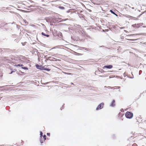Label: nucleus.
Segmentation results:
<instances>
[{"mask_svg": "<svg viewBox=\"0 0 146 146\" xmlns=\"http://www.w3.org/2000/svg\"><path fill=\"white\" fill-rule=\"evenodd\" d=\"M125 116L127 118L131 119L133 117V114L130 111H127L125 114Z\"/></svg>", "mask_w": 146, "mask_h": 146, "instance_id": "1", "label": "nucleus"}, {"mask_svg": "<svg viewBox=\"0 0 146 146\" xmlns=\"http://www.w3.org/2000/svg\"><path fill=\"white\" fill-rule=\"evenodd\" d=\"M104 104V103L103 102L99 104L96 108V110H98L102 109L103 108Z\"/></svg>", "mask_w": 146, "mask_h": 146, "instance_id": "2", "label": "nucleus"}, {"mask_svg": "<svg viewBox=\"0 0 146 146\" xmlns=\"http://www.w3.org/2000/svg\"><path fill=\"white\" fill-rule=\"evenodd\" d=\"M141 23L140 24H135L134 25H133L132 26L133 27H135V28H138L140 27L142 25Z\"/></svg>", "mask_w": 146, "mask_h": 146, "instance_id": "3", "label": "nucleus"}, {"mask_svg": "<svg viewBox=\"0 0 146 146\" xmlns=\"http://www.w3.org/2000/svg\"><path fill=\"white\" fill-rule=\"evenodd\" d=\"M35 66L36 68L37 69L42 70L43 66H42V65H39L38 64H36L35 65Z\"/></svg>", "mask_w": 146, "mask_h": 146, "instance_id": "4", "label": "nucleus"}, {"mask_svg": "<svg viewBox=\"0 0 146 146\" xmlns=\"http://www.w3.org/2000/svg\"><path fill=\"white\" fill-rule=\"evenodd\" d=\"M40 142L41 143H43V140H42V136H43V133H42V132L41 131H40Z\"/></svg>", "mask_w": 146, "mask_h": 146, "instance_id": "5", "label": "nucleus"}, {"mask_svg": "<svg viewBox=\"0 0 146 146\" xmlns=\"http://www.w3.org/2000/svg\"><path fill=\"white\" fill-rule=\"evenodd\" d=\"M113 67V66L111 65H105L104 66L103 68H107L108 69H111Z\"/></svg>", "mask_w": 146, "mask_h": 146, "instance_id": "6", "label": "nucleus"}, {"mask_svg": "<svg viewBox=\"0 0 146 146\" xmlns=\"http://www.w3.org/2000/svg\"><path fill=\"white\" fill-rule=\"evenodd\" d=\"M115 101L114 100H113L112 101V102L111 103V105H110V106L111 107H114L115 106Z\"/></svg>", "mask_w": 146, "mask_h": 146, "instance_id": "7", "label": "nucleus"}, {"mask_svg": "<svg viewBox=\"0 0 146 146\" xmlns=\"http://www.w3.org/2000/svg\"><path fill=\"white\" fill-rule=\"evenodd\" d=\"M41 34L42 35L45 36L47 37H48L49 36V35H48L46 34L43 32L41 33Z\"/></svg>", "mask_w": 146, "mask_h": 146, "instance_id": "8", "label": "nucleus"}, {"mask_svg": "<svg viewBox=\"0 0 146 146\" xmlns=\"http://www.w3.org/2000/svg\"><path fill=\"white\" fill-rule=\"evenodd\" d=\"M76 28L79 29H80H80H82L81 26L79 25H76Z\"/></svg>", "mask_w": 146, "mask_h": 146, "instance_id": "9", "label": "nucleus"}, {"mask_svg": "<svg viewBox=\"0 0 146 146\" xmlns=\"http://www.w3.org/2000/svg\"><path fill=\"white\" fill-rule=\"evenodd\" d=\"M42 137H43V142L44 141L46 140V135H43V136H42Z\"/></svg>", "mask_w": 146, "mask_h": 146, "instance_id": "10", "label": "nucleus"}, {"mask_svg": "<svg viewBox=\"0 0 146 146\" xmlns=\"http://www.w3.org/2000/svg\"><path fill=\"white\" fill-rule=\"evenodd\" d=\"M19 10L20 11H22V12H24V13H28V12H30V11H25L23 10H20V9Z\"/></svg>", "mask_w": 146, "mask_h": 146, "instance_id": "11", "label": "nucleus"}, {"mask_svg": "<svg viewBox=\"0 0 146 146\" xmlns=\"http://www.w3.org/2000/svg\"><path fill=\"white\" fill-rule=\"evenodd\" d=\"M21 68L22 69H25V70H27L28 69V68L27 67H21Z\"/></svg>", "mask_w": 146, "mask_h": 146, "instance_id": "12", "label": "nucleus"}, {"mask_svg": "<svg viewBox=\"0 0 146 146\" xmlns=\"http://www.w3.org/2000/svg\"><path fill=\"white\" fill-rule=\"evenodd\" d=\"M128 17L129 18H130L131 19H133V20H134V18H135L134 17L130 16H129V17Z\"/></svg>", "mask_w": 146, "mask_h": 146, "instance_id": "13", "label": "nucleus"}, {"mask_svg": "<svg viewBox=\"0 0 146 146\" xmlns=\"http://www.w3.org/2000/svg\"><path fill=\"white\" fill-rule=\"evenodd\" d=\"M16 66H23V64H18L16 65Z\"/></svg>", "mask_w": 146, "mask_h": 146, "instance_id": "14", "label": "nucleus"}, {"mask_svg": "<svg viewBox=\"0 0 146 146\" xmlns=\"http://www.w3.org/2000/svg\"><path fill=\"white\" fill-rule=\"evenodd\" d=\"M59 8L61 9H65L64 7L62 6H59Z\"/></svg>", "mask_w": 146, "mask_h": 146, "instance_id": "15", "label": "nucleus"}, {"mask_svg": "<svg viewBox=\"0 0 146 146\" xmlns=\"http://www.w3.org/2000/svg\"><path fill=\"white\" fill-rule=\"evenodd\" d=\"M83 49H84V50L87 51H88L89 49H88L87 48H85V47H83L82 48Z\"/></svg>", "mask_w": 146, "mask_h": 146, "instance_id": "16", "label": "nucleus"}, {"mask_svg": "<svg viewBox=\"0 0 146 146\" xmlns=\"http://www.w3.org/2000/svg\"><path fill=\"white\" fill-rule=\"evenodd\" d=\"M110 11L113 14H115V13L114 12V11H113L111 10Z\"/></svg>", "mask_w": 146, "mask_h": 146, "instance_id": "17", "label": "nucleus"}, {"mask_svg": "<svg viewBox=\"0 0 146 146\" xmlns=\"http://www.w3.org/2000/svg\"><path fill=\"white\" fill-rule=\"evenodd\" d=\"M128 40L131 41H134L136 40L135 39H128Z\"/></svg>", "mask_w": 146, "mask_h": 146, "instance_id": "18", "label": "nucleus"}, {"mask_svg": "<svg viewBox=\"0 0 146 146\" xmlns=\"http://www.w3.org/2000/svg\"><path fill=\"white\" fill-rule=\"evenodd\" d=\"M72 9H70V10L67 11L66 12L67 13H68L71 12L70 14H72V12L70 11V10Z\"/></svg>", "mask_w": 146, "mask_h": 146, "instance_id": "19", "label": "nucleus"}, {"mask_svg": "<svg viewBox=\"0 0 146 146\" xmlns=\"http://www.w3.org/2000/svg\"><path fill=\"white\" fill-rule=\"evenodd\" d=\"M46 68H45V67H44L43 66V68H42V70H46Z\"/></svg>", "mask_w": 146, "mask_h": 146, "instance_id": "20", "label": "nucleus"}, {"mask_svg": "<svg viewBox=\"0 0 146 146\" xmlns=\"http://www.w3.org/2000/svg\"><path fill=\"white\" fill-rule=\"evenodd\" d=\"M141 43L143 44H145V45H146V42H141Z\"/></svg>", "mask_w": 146, "mask_h": 146, "instance_id": "21", "label": "nucleus"}, {"mask_svg": "<svg viewBox=\"0 0 146 146\" xmlns=\"http://www.w3.org/2000/svg\"><path fill=\"white\" fill-rule=\"evenodd\" d=\"M59 35L61 37H62V34L61 33H60L59 34Z\"/></svg>", "mask_w": 146, "mask_h": 146, "instance_id": "22", "label": "nucleus"}, {"mask_svg": "<svg viewBox=\"0 0 146 146\" xmlns=\"http://www.w3.org/2000/svg\"><path fill=\"white\" fill-rule=\"evenodd\" d=\"M50 70V69H49V68H46V70L47 71H49Z\"/></svg>", "mask_w": 146, "mask_h": 146, "instance_id": "23", "label": "nucleus"}, {"mask_svg": "<svg viewBox=\"0 0 146 146\" xmlns=\"http://www.w3.org/2000/svg\"><path fill=\"white\" fill-rule=\"evenodd\" d=\"M142 73V71L141 70H139V75H140Z\"/></svg>", "mask_w": 146, "mask_h": 146, "instance_id": "24", "label": "nucleus"}, {"mask_svg": "<svg viewBox=\"0 0 146 146\" xmlns=\"http://www.w3.org/2000/svg\"><path fill=\"white\" fill-rule=\"evenodd\" d=\"M139 35V34H132L131 35V36H133V35Z\"/></svg>", "mask_w": 146, "mask_h": 146, "instance_id": "25", "label": "nucleus"}, {"mask_svg": "<svg viewBox=\"0 0 146 146\" xmlns=\"http://www.w3.org/2000/svg\"><path fill=\"white\" fill-rule=\"evenodd\" d=\"M137 145L135 143H134L132 145V146H137Z\"/></svg>", "mask_w": 146, "mask_h": 146, "instance_id": "26", "label": "nucleus"}, {"mask_svg": "<svg viewBox=\"0 0 146 146\" xmlns=\"http://www.w3.org/2000/svg\"><path fill=\"white\" fill-rule=\"evenodd\" d=\"M15 72L14 71H11V72L10 73V74H12L13 72Z\"/></svg>", "mask_w": 146, "mask_h": 146, "instance_id": "27", "label": "nucleus"}, {"mask_svg": "<svg viewBox=\"0 0 146 146\" xmlns=\"http://www.w3.org/2000/svg\"><path fill=\"white\" fill-rule=\"evenodd\" d=\"M3 76V75L2 74V73L0 72V76L2 77Z\"/></svg>", "mask_w": 146, "mask_h": 146, "instance_id": "28", "label": "nucleus"}, {"mask_svg": "<svg viewBox=\"0 0 146 146\" xmlns=\"http://www.w3.org/2000/svg\"><path fill=\"white\" fill-rule=\"evenodd\" d=\"M47 135L48 136H49L50 135V133H47Z\"/></svg>", "mask_w": 146, "mask_h": 146, "instance_id": "29", "label": "nucleus"}, {"mask_svg": "<svg viewBox=\"0 0 146 146\" xmlns=\"http://www.w3.org/2000/svg\"><path fill=\"white\" fill-rule=\"evenodd\" d=\"M63 107H64L63 105L62 107L60 109L61 110H62V109L64 108Z\"/></svg>", "mask_w": 146, "mask_h": 146, "instance_id": "30", "label": "nucleus"}, {"mask_svg": "<svg viewBox=\"0 0 146 146\" xmlns=\"http://www.w3.org/2000/svg\"><path fill=\"white\" fill-rule=\"evenodd\" d=\"M121 112H124L123 110V109H121Z\"/></svg>", "mask_w": 146, "mask_h": 146, "instance_id": "31", "label": "nucleus"}, {"mask_svg": "<svg viewBox=\"0 0 146 146\" xmlns=\"http://www.w3.org/2000/svg\"><path fill=\"white\" fill-rule=\"evenodd\" d=\"M48 83H42V84H44V85H46V84H47Z\"/></svg>", "mask_w": 146, "mask_h": 146, "instance_id": "32", "label": "nucleus"}, {"mask_svg": "<svg viewBox=\"0 0 146 146\" xmlns=\"http://www.w3.org/2000/svg\"><path fill=\"white\" fill-rule=\"evenodd\" d=\"M115 87L118 89H119L120 88L119 86H115Z\"/></svg>", "mask_w": 146, "mask_h": 146, "instance_id": "33", "label": "nucleus"}, {"mask_svg": "<svg viewBox=\"0 0 146 146\" xmlns=\"http://www.w3.org/2000/svg\"><path fill=\"white\" fill-rule=\"evenodd\" d=\"M137 19H137V18L135 17V18H134V20H137Z\"/></svg>", "mask_w": 146, "mask_h": 146, "instance_id": "34", "label": "nucleus"}, {"mask_svg": "<svg viewBox=\"0 0 146 146\" xmlns=\"http://www.w3.org/2000/svg\"><path fill=\"white\" fill-rule=\"evenodd\" d=\"M12 36H13V37H16V35H12Z\"/></svg>", "mask_w": 146, "mask_h": 146, "instance_id": "35", "label": "nucleus"}, {"mask_svg": "<svg viewBox=\"0 0 146 146\" xmlns=\"http://www.w3.org/2000/svg\"><path fill=\"white\" fill-rule=\"evenodd\" d=\"M141 15H142V14H141L138 16L137 17H139Z\"/></svg>", "mask_w": 146, "mask_h": 146, "instance_id": "36", "label": "nucleus"}, {"mask_svg": "<svg viewBox=\"0 0 146 146\" xmlns=\"http://www.w3.org/2000/svg\"><path fill=\"white\" fill-rule=\"evenodd\" d=\"M114 15H115L116 16H117H117H118L117 15V14H116L115 13V14H114Z\"/></svg>", "mask_w": 146, "mask_h": 146, "instance_id": "37", "label": "nucleus"}, {"mask_svg": "<svg viewBox=\"0 0 146 146\" xmlns=\"http://www.w3.org/2000/svg\"><path fill=\"white\" fill-rule=\"evenodd\" d=\"M104 47V46H99V47Z\"/></svg>", "mask_w": 146, "mask_h": 146, "instance_id": "38", "label": "nucleus"}, {"mask_svg": "<svg viewBox=\"0 0 146 146\" xmlns=\"http://www.w3.org/2000/svg\"><path fill=\"white\" fill-rule=\"evenodd\" d=\"M131 8L132 9H134V7H132Z\"/></svg>", "mask_w": 146, "mask_h": 146, "instance_id": "39", "label": "nucleus"}, {"mask_svg": "<svg viewBox=\"0 0 146 146\" xmlns=\"http://www.w3.org/2000/svg\"><path fill=\"white\" fill-rule=\"evenodd\" d=\"M130 78H133V77H131Z\"/></svg>", "mask_w": 146, "mask_h": 146, "instance_id": "40", "label": "nucleus"}, {"mask_svg": "<svg viewBox=\"0 0 146 146\" xmlns=\"http://www.w3.org/2000/svg\"><path fill=\"white\" fill-rule=\"evenodd\" d=\"M46 21L47 22H48V20H46Z\"/></svg>", "mask_w": 146, "mask_h": 146, "instance_id": "41", "label": "nucleus"}, {"mask_svg": "<svg viewBox=\"0 0 146 146\" xmlns=\"http://www.w3.org/2000/svg\"><path fill=\"white\" fill-rule=\"evenodd\" d=\"M108 88H111V87H110V86H108Z\"/></svg>", "mask_w": 146, "mask_h": 146, "instance_id": "42", "label": "nucleus"}, {"mask_svg": "<svg viewBox=\"0 0 146 146\" xmlns=\"http://www.w3.org/2000/svg\"><path fill=\"white\" fill-rule=\"evenodd\" d=\"M3 87V86H1V87H0V88H2Z\"/></svg>", "mask_w": 146, "mask_h": 146, "instance_id": "43", "label": "nucleus"}, {"mask_svg": "<svg viewBox=\"0 0 146 146\" xmlns=\"http://www.w3.org/2000/svg\"><path fill=\"white\" fill-rule=\"evenodd\" d=\"M118 91H119V92H120V90H119Z\"/></svg>", "mask_w": 146, "mask_h": 146, "instance_id": "44", "label": "nucleus"}, {"mask_svg": "<svg viewBox=\"0 0 146 146\" xmlns=\"http://www.w3.org/2000/svg\"><path fill=\"white\" fill-rule=\"evenodd\" d=\"M100 76V77H103L102 76Z\"/></svg>", "mask_w": 146, "mask_h": 146, "instance_id": "45", "label": "nucleus"}, {"mask_svg": "<svg viewBox=\"0 0 146 146\" xmlns=\"http://www.w3.org/2000/svg\"><path fill=\"white\" fill-rule=\"evenodd\" d=\"M143 27H145V26H143Z\"/></svg>", "mask_w": 146, "mask_h": 146, "instance_id": "46", "label": "nucleus"}, {"mask_svg": "<svg viewBox=\"0 0 146 146\" xmlns=\"http://www.w3.org/2000/svg\"><path fill=\"white\" fill-rule=\"evenodd\" d=\"M17 27H18V25H17Z\"/></svg>", "mask_w": 146, "mask_h": 146, "instance_id": "47", "label": "nucleus"}, {"mask_svg": "<svg viewBox=\"0 0 146 146\" xmlns=\"http://www.w3.org/2000/svg\"><path fill=\"white\" fill-rule=\"evenodd\" d=\"M131 74H132V75L133 76V74H132V73H131Z\"/></svg>", "mask_w": 146, "mask_h": 146, "instance_id": "48", "label": "nucleus"}, {"mask_svg": "<svg viewBox=\"0 0 146 146\" xmlns=\"http://www.w3.org/2000/svg\"><path fill=\"white\" fill-rule=\"evenodd\" d=\"M42 140H43V139H42Z\"/></svg>", "mask_w": 146, "mask_h": 146, "instance_id": "49", "label": "nucleus"}, {"mask_svg": "<svg viewBox=\"0 0 146 146\" xmlns=\"http://www.w3.org/2000/svg\"><path fill=\"white\" fill-rule=\"evenodd\" d=\"M145 80H146V77L145 78Z\"/></svg>", "mask_w": 146, "mask_h": 146, "instance_id": "50", "label": "nucleus"}]
</instances>
